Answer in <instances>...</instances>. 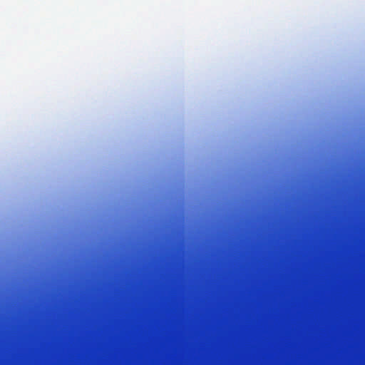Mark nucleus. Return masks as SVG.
<instances>
[{"mask_svg": "<svg viewBox=\"0 0 365 365\" xmlns=\"http://www.w3.org/2000/svg\"><path fill=\"white\" fill-rule=\"evenodd\" d=\"M298 365H299V316H298Z\"/></svg>", "mask_w": 365, "mask_h": 365, "instance_id": "1", "label": "nucleus"}]
</instances>
